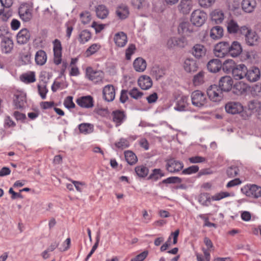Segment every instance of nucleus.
<instances>
[{
	"label": "nucleus",
	"instance_id": "f257e3e1",
	"mask_svg": "<svg viewBox=\"0 0 261 261\" xmlns=\"http://www.w3.org/2000/svg\"><path fill=\"white\" fill-rule=\"evenodd\" d=\"M192 105L197 108H202L207 106L208 99L206 95L200 90H195L191 94Z\"/></svg>",
	"mask_w": 261,
	"mask_h": 261
},
{
	"label": "nucleus",
	"instance_id": "f03ea898",
	"mask_svg": "<svg viewBox=\"0 0 261 261\" xmlns=\"http://www.w3.org/2000/svg\"><path fill=\"white\" fill-rule=\"evenodd\" d=\"M85 77L95 84L103 83L105 73L100 70H94L91 67L86 69Z\"/></svg>",
	"mask_w": 261,
	"mask_h": 261
},
{
	"label": "nucleus",
	"instance_id": "7ed1b4c3",
	"mask_svg": "<svg viewBox=\"0 0 261 261\" xmlns=\"http://www.w3.org/2000/svg\"><path fill=\"white\" fill-rule=\"evenodd\" d=\"M207 17L206 13L198 9L192 12L191 15L190 21L193 25L201 27L205 23Z\"/></svg>",
	"mask_w": 261,
	"mask_h": 261
},
{
	"label": "nucleus",
	"instance_id": "20e7f679",
	"mask_svg": "<svg viewBox=\"0 0 261 261\" xmlns=\"http://www.w3.org/2000/svg\"><path fill=\"white\" fill-rule=\"evenodd\" d=\"M241 192L246 196L258 198L261 197V187L256 185H247L243 187Z\"/></svg>",
	"mask_w": 261,
	"mask_h": 261
},
{
	"label": "nucleus",
	"instance_id": "39448f33",
	"mask_svg": "<svg viewBox=\"0 0 261 261\" xmlns=\"http://www.w3.org/2000/svg\"><path fill=\"white\" fill-rule=\"evenodd\" d=\"M207 95L211 100L214 102L221 101L223 97V91L220 87L216 85H211L207 89Z\"/></svg>",
	"mask_w": 261,
	"mask_h": 261
},
{
	"label": "nucleus",
	"instance_id": "423d86ee",
	"mask_svg": "<svg viewBox=\"0 0 261 261\" xmlns=\"http://www.w3.org/2000/svg\"><path fill=\"white\" fill-rule=\"evenodd\" d=\"M229 43L221 41L216 44L214 47V54L218 58H224L228 55Z\"/></svg>",
	"mask_w": 261,
	"mask_h": 261
},
{
	"label": "nucleus",
	"instance_id": "0eeeda50",
	"mask_svg": "<svg viewBox=\"0 0 261 261\" xmlns=\"http://www.w3.org/2000/svg\"><path fill=\"white\" fill-rule=\"evenodd\" d=\"M18 13L22 20L28 21L32 17V7L27 3L22 4L19 7Z\"/></svg>",
	"mask_w": 261,
	"mask_h": 261
},
{
	"label": "nucleus",
	"instance_id": "6e6552de",
	"mask_svg": "<svg viewBox=\"0 0 261 261\" xmlns=\"http://www.w3.org/2000/svg\"><path fill=\"white\" fill-rule=\"evenodd\" d=\"M54 62L59 65L61 63L62 57V47L61 41L56 39L53 42Z\"/></svg>",
	"mask_w": 261,
	"mask_h": 261
},
{
	"label": "nucleus",
	"instance_id": "1a4fd4ad",
	"mask_svg": "<svg viewBox=\"0 0 261 261\" xmlns=\"http://www.w3.org/2000/svg\"><path fill=\"white\" fill-rule=\"evenodd\" d=\"M26 102L25 94L20 91H16L14 94L13 105L14 109H21L24 107Z\"/></svg>",
	"mask_w": 261,
	"mask_h": 261
},
{
	"label": "nucleus",
	"instance_id": "9d476101",
	"mask_svg": "<svg viewBox=\"0 0 261 261\" xmlns=\"http://www.w3.org/2000/svg\"><path fill=\"white\" fill-rule=\"evenodd\" d=\"M225 109L227 113L234 115L241 113L243 111V107L239 102L229 101L225 104Z\"/></svg>",
	"mask_w": 261,
	"mask_h": 261
},
{
	"label": "nucleus",
	"instance_id": "9b49d317",
	"mask_svg": "<svg viewBox=\"0 0 261 261\" xmlns=\"http://www.w3.org/2000/svg\"><path fill=\"white\" fill-rule=\"evenodd\" d=\"M113 122L116 127L120 126L126 119V115L124 111L116 110L111 114Z\"/></svg>",
	"mask_w": 261,
	"mask_h": 261
},
{
	"label": "nucleus",
	"instance_id": "f8f14e48",
	"mask_svg": "<svg viewBox=\"0 0 261 261\" xmlns=\"http://www.w3.org/2000/svg\"><path fill=\"white\" fill-rule=\"evenodd\" d=\"M184 167L182 162L171 159L167 161L166 164L167 170L171 173H175L180 171Z\"/></svg>",
	"mask_w": 261,
	"mask_h": 261
},
{
	"label": "nucleus",
	"instance_id": "ddd939ff",
	"mask_svg": "<svg viewBox=\"0 0 261 261\" xmlns=\"http://www.w3.org/2000/svg\"><path fill=\"white\" fill-rule=\"evenodd\" d=\"M233 84V80L227 75L222 77L219 82V87L222 91H229L232 88Z\"/></svg>",
	"mask_w": 261,
	"mask_h": 261
},
{
	"label": "nucleus",
	"instance_id": "4468645a",
	"mask_svg": "<svg viewBox=\"0 0 261 261\" xmlns=\"http://www.w3.org/2000/svg\"><path fill=\"white\" fill-rule=\"evenodd\" d=\"M103 98L107 101L114 100L115 97V89L112 85L105 86L102 90Z\"/></svg>",
	"mask_w": 261,
	"mask_h": 261
},
{
	"label": "nucleus",
	"instance_id": "2eb2a0df",
	"mask_svg": "<svg viewBox=\"0 0 261 261\" xmlns=\"http://www.w3.org/2000/svg\"><path fill=\"white\" fill-rule=\"evenodd\" d=\"M245 77L250 82H255L258 81L260 76L259 68L253 67L249 69H247Z\"/></svg>",
	"mask_w": 261,
	"mask_h": 261
},
{
	"label": "nucleus",
	"instance_id": "dca6fc26",
	"mask_svg": "<svg viewBox=\"0 0 261 261\" xmlns=\"http://www.w3.org/2000/svg\"><path fill=\"white\" fill-rule=\"evenodd\" d=\"M247 68L243 64L237 65L232 72L233 77L237 80H241L245 77Z\"/></svg>",
	"mask_w": 261,
	"mask_h": 261
},
{
	"label": "nucleus",
	"instance_id": "f3484780",
	"mask_svg": "<svg viewBox=\"0 0 261 261\" xmlns=\"http://www.w3.org/2000/svg\"><path fill=\"white\" fill-rule=\"evenodd\" d=\"M76 102L80 107L83 108H91L94 105L93 98L90 95L79 97L76 99Z\"/></svg>",
	"mask_w": 261,
	"mask_h": 261
},
{
	"label": "nucleus",
	"instance_id": "a211bd4d",
	"mask_svg": "<svg viewBox=\"0 0 261 261\" xmlns=\"http://www.w3.org/2000/svg\"><path fill=\"white\" fill-rule=\"evenodd\" d=\"M206 48L201 44H196L192 48V54L197 59H201L206 53Z\"/></svg>",
	"mask_w": 261,
	"mask_h": 261
},
{
	"label": "nucleus",
	"instance_id": "6ab92c4d",
	"mask_svg": "<svg viewBox=\"0 0 261 261\" xmlns=\"http://www.w3.org/2000/svg\"><path fill=\"white\" fill-rule=\"evenodd\" d=\"M193 6L191 0H181L178 6V11L183 14H188L191 11Z\"/></svg>",
	"mask_w": 261,
	"mask_h": 261
},
{
	"label": "nucleus",
	"instance_id": "aec40b11",
	"mask_svg": "<svg viewBox=\"0 0 261 261\" xmlns=\"http://www.w3.org/2000/svg\"><path fill=\"white\" fill-rule=\"evenodd\" d=\"M228 50V55H230L232 57H237L241 54L242 47L239 42L234 41L232 42L231 45L229 44Z\"/></svg>",
	"mask_w": 261,
	"mask_h": 261
},
{
	"label": "nucleus",
	"instance_id": "412c9836",
	"mask_svg": "<svg viewBox=\"0 0 261 261\" xmlns=\"http://www.w3.org/2000/svg\"><path fill=\"white\" fill-rule=\"evenodd\" d=\"M31 35L27 29H21L17 35V41L20 44L27 43L30 40Z\"/></svg>",
	"mask_w": 261,
	"mask_h": 261
},
{
	"label": "nucleus",
	"instance_id": "4be33fe9",
	"mask_svg": "<svg viewBox=\"0 0 261 261\" xmlns=\"http://www.w3.org/2000/svg\"><path fill=\"white\" fill-rule=\"evenodd\" d=\"M207 68L208 70L211 72H217L220 71L222 68V63L219 59H212L207 63Z\"/></svg>",
	"mask_w": 261,
	"mask_h": 261
},
{
	"label": "nucleus",
	"instance_id": "5701e85b",
	"mask_svg": "<svg viewBox=\"0 0 261 261\" xmlns=\"http://www.w3.org/2000/svg\"><path fill=\"white\" fill-rule=\"evenodd\" d=\"M114 41L117 46L122 47L127 42V37L124 33L122 32H118L115 35Z\"/></svg>",
	"mask_w": 261,
	"mask_h": 261
},
{
	"label": "nucleus",
	"instance_id": "b1692460",
	"mask_svg": "<svg viewBox=\"0 0 261 261\" xmlns=\"http://www.w3.org/2000/svg\"><path fill=\"white\" fill-rule=\"evenodd\" d=\"M184 68L187 72L196 71L198 69L196 61L192 58L186 59L184 63Z\"/></svg>",
	"mask_w": 261,
	"mask_h": 261
},
{
	"label": "nucleus",
	"instance_id": "393cba45",
	"mask_svg": "<svg viewBox=\"0 0 261 261\" xmlns=\"http://www.w3.org/2000/svg\"><path fill=\"white\" fill-rule=\"evenodd\" d=\"M178 32L182 35L189 36L193 32L192 26L189 22L183 21L178 25Z\"/></svg>",
	"mask_w": 261,
	"mask_h": 261
},
{
	"label": "nucleus",
	"instance_id": "a878e982",
	"mask_svg": "<svg viewBox=\"0 0 261 261\" xmlns=\"http://www.w3.org/2000/svg\"><path fill=\"white\" fill-rule=\"evenodd\" d=\"M179 233V229L176 230L174 232L171 233L168 238V240L161 247V251H164L166 250L171 245V238L173 237V244L175 245L177 242V238Z\"/></svg>",
	"mask_w": 261,
	"mask_h": 261
},
{
	"label": "nucleus",
	"instance_id": "bb28decb",
	"mask_svg": "<svg viewBox=\"0 0 261 261\" xmlns=\"http://www.w3.org/2000/svg\"><path fill=\"white\" fill-rule=\"evenodd\" d=\"M211 17L212 21H214L216 24H220L223 22L224 19V15L222 10L215 9L211 12Z\"/></svg>",
	"mask_w": 261,
	"mask_h": 261
},
{
	"label": "nucleus",
	"instance_id": "cd10ccee",
	"mask_svg": "<svg viewBox=\"0 0 261 261\" xmlns=\"http://www.w3.org/2000/svg\"><path fill=\"white\" fill-rule=\"evenodd\" d=\"M234 196L233 193H229L228 192L221 191L217 193L214 195L207 198V201L211 202L212 201H219L225 198L228 197H232Z\"/></svg>",
	"mask_w": 261,
	"mask_h": 261
},
{
	"label": "nucleus",
	"instance_id": "c85d7f7f",
	"mask_svg": "<svg viewBox=\"0 0 261 261\" xmlns=\"http://www.w3.org/2000/svg\"><path fill=\"white\" fill-rule=\"evenodd\" d=\"M248 88L247 84L243 82H237L232 87L233 92L237 95L242 94L247 91Z\"/></svg>",
	"mask_w": 261,
	"mask_h": 261
},
{
	"label": "nucleus",
	"instance_id": "c756f323",
	"mask_svg": "<svg viewBox=\"0 0 261 261\" xmlns=\"http://www.w3.org/2000/svg\"><path fill=\"white\" fill-rule=\"evenodd\" d=\"M256 6L255 0H243L242 2V9L246 12L251 13Z\"/></svg>",
	"mask_w": 261,
	"mask_h": 261
},
{
	"label": "nucleus",
	"instance_id": "7c9ffc66",
	"mask_svg": "<svg viewBox=\"0 0 261 261\" xmlns=\"http://www.w3.org/2000/svg\"><path fill=\"white\" fill-rule=\"evenodd\" d=\"M223 36V29L221 27L215 26L213 27L210 31V36L214 40H218Z\"/></svg>",
	"mask_w": 261,
	"mask_h": 261
},
{
	"label": "nucleus",
	"instance_id": "2f4dec72",
	"mask_svg": "<svg viewBox=\"0 0 261 261\" xmlns=\"http://www.w3.org/2000/svg\"><path fill=\"white\" fill-rule=\"evenodd\" d=\"M35 60L37 65H43L47 60L46 53L43 50H38L36 53Z\"/></svg>",
	"mask_w": 261,
	"mask_h": 261
},
{
	"label": "nucleus",
	"instance_id": "473e14b6",
	"mask_svg": "<svg viewBox=\"0 0 261 261\" xmlns=\"http://www.w3.org/2000/svg\"><path fill=\"white\" fill-rule=\"evenodd\" d=\"M134 69L138 72L143 71L147 66L146 61L141 58L136 59L133 63Z\"/></svg>",
	"mask_w": 261,
	"mask_h": 261
},
{
	"label": "nucleus",
	"instance_id": "72a5a7b5",
	"mask_svg": "<svg viewBox=\"0 0 261 261\" xmlns=\"http://www.w3.org/2000/svg\"><path fill=\"white\" fill-rule=\"evenodd\" d=\"M236 65L233 60L228 59L225 60L222 64V68L223 71L226 73H232Z\"/></svg>",
	"mask_w": 261,
	"mask_h": 261
},
{
	"label": "nucleus",
	"instance_id": "f704fd0d",
	"mask_svg": "<svg viewBox=\"0 0 261 261\" xmlns=\"http://www.w3.org/2000/svg\"><path fill=\"white\" fill-rule=\"evenodd\" d=\"M20 79L25 84L34 83L36 81L35 73L33 71L23 73L20 76Z\"/></svg>",
	"mask_w": 261,
	"mask_h": 261
},
{
	"label": "nucleus",
	"instance_id": "c9c22d12",
	"mask_svg": "<svg viewBox=\"0 0 261 261\" xmlns=\"http://www.w3.org/2000/svg\"><path fill=\"white\" fill-rule=\"evenodd\" d=\"M116 15L121 19L127 18L129 15V10L127 6L120 5L117 8Z\"/></svg>",
	"mask_w": 261,
	"mask_h": 261
},
{
	"label": "nucleus",
	"instance_id": "e433bc0d",
	"mask_svg": "<svg viewBox=\"0 0 261 261\" xmlns=\"http://www.w3.org/2000/svg\"><path fill=\"white\" fill-rule=\"evenodd\" d=\"M108 8L103 5L97 6L96 8V13L97 16L100 19L106 18L109 14Z\"/></svg>",
	"mask_w": 261,
	"mask_h": 261
},
{
	"label": "nucleus",
	"instance_id": "4c0bfd02",
	"mask_svg": "<svg viewBox=\"0 0 261 261\" xmlns=\"http://www.w3.org/2000/svg\"><path fill=\"white\" fill-rule=\"evenodd\" d=\"M188 97L182 96L178 100L176 109L178 111H185L188 106Z\"/></svg>",
	"mask_w": 261,
	"mask_h": 261
},
{
	"label": "nucleus",
	"instance_id": "58836bf2",
	"mask_svg": "<svg viewBox=\"0 0 261 261\" xmlns=\"http://www.w3.org/2000/svg\"><path fill=\"white\" fill-rule=\"evenodd\" d=\"M258 37L256 33L251 31L246 35L245 40L249 45H254L257 42Z\"/></svg>",
	"mask_w": 261,
	"mask_h": 261
},
{
	"label": "nucleus",
	"instance_id": "ea45409f",
	"mask_svg": "<svg viewBox=\"0 0 261 261\" xmlns=\"http://www.w3.org/2000/svg\"><path fill=\"white\" fill-rule=\"evenodd\" d=\"M150 74L158 79L165 74V69L164 68H160L159 66L155 65L151 68Z\"/></svg>",
	"mask_w": 261,
	"mask_h": 261
},
{
	"label": "nucleus",
	"instance_id": "a19ab883",
	"mask_svg": "<svg viewBox=\"0 0 261 261\" xmlns=\"http://www.w3.org/2000/svg\"><path fill=\"white\" fill-rule=\"evenodd\" d=\"M79 131L81 133L87 135L93 131V125L87 123H81L79 125Z\"/></svg>",
	"mask_w": 261,
	"mask_h": 261
},
{
	"label": "nucleus",
	"instance_id": "79ce46f5",
	"mask_svg": "<svg viewBox=\"0 0 261 261\" xmlns=\"http://www.w3.org/2000/svg\"><path fill=\"white\" fill-rule=\"evenodd\" d=\"M124 155L126 162L129 165H134L136 164L138 161L137 156L132 151H125L124 152Z\"/></svg>",
	"mask_w": 261,
	"mask_h": 261
},
{
	"label": "nucleus",
	"instance_id": "37998d69",
	"mask_svg": "<svg viewBox=\"0 0 261 261\" xmlns=\"http://www.w3.org/2000/svg\"><path fill=\"white\" fill-rule=\"evenodd\" d=\"M227 29L230 34L237 33L239 30V26L237 22L231 19L227 22Z\"/></svg>",
	"mask_w": 261,
	"mask_h": 261
},
{
	"label": "nucleus",
	"instance_id": "c03bdc74",
	"mask_svg": "<svg viewBox=\"0 0 261 261\" xmlns=\"http://www.w3.org/2000/svg\"><path fill=\"white\" fill-rule=\"evenodd\" d=\"M91 38V34L90 32L87 30L82 31L79 37V41L81 43L84 44L88 42Z\"/></svg>",
	"mask_w": 261,
	"mask_h": 261
},
{
	"label": "nucleus",
	"instance_id": "a18cd8bd",
	"mask_svg": "<svg viewBox=\"0 0 261 261\" xmlns=\"http://www.w3.org/2000/svg\"><path fill=\"white\" fill-rule=\"evenodd\" d=\"M101 48V45L99 43H94L90 46L85 51L86 57H90L98 51Z\"/></svg>",
	"mask_w": 261,
	"mask_h": 261
},
{
	"label": "nucleus",
	"instance_id": "49530a36",
	"mask_svg": "<svg viewBox=\"0 0 261 261\" xmlns=\"http://www.w3.org/2000/svg\"><path fill=\"white\" fill-rule=\"evenodd\" d=\"M202 251L203 255L198 253L196 254L197 261H210L211 255L208 251L202 248Z\"/></svg>",
	"mask_w": 261,
	"mask_h": 261
},
{
	"label": "nucleus",
	"instance_id": "de8ad7c7",
	"mask_svg": "<svg viewBox=\"0 0 261 261\" xmlns=\"http://www.w3.org/2000/svg\"><path fill=\"white\" fill-rule=\"evenodd\" d=\"M164 176L165 174L162 170L160 169H155L152 171V173L149 175L148 178L153 180H157Z\"/></svg>",
	"mask_w": 261,
	"mask_h": 261
},
{
	"label": "nucleus",
	"instance_id": "09e8293b",
	"mask_svg": "<svg viewBox=\"0 0 261 261\" xmlns=\"http://www.w3.org/2000/svg\"><path fill=\"white\" fill-rule=\"evenodd\" d=\"M193 82L195 86H199L202 84L204 82V72L200 71L195 75L194 76Z\"/></svg>",
	"mask_w": 261,
	"mask_h": 261
},
{
	"label": "nucleus",
	"instance_id": "8fccbe9b",
	"mask_svg": "<svg viewBox=\"0 0 261 261\" xmlns=\"http://www.w3.org/2000/svg\"><path fill=\"white\" fill-rule=\"evenodd\" d=\"M135 172L140 177H145L147 176V168L143 165L137 166L135 168Z\"/></svg>",
	"mask_w": 261,
	"mask_h": 261
},
{
	"label": "nucleus",
	"instance_id": "3c124183",
	"mask_svg": "<svg viewBox=\"0 0 261 261\" xmlns=\"http://www.w3.org/2000/svg\"><path fill=\"white\" fill-rule=\"evenodd\" d=\"M80 19L82 23L86 24L89 23L91 20V15L89 12H84L80 14Z\"/></svg>",
	"mask_w": 261,
	"mask_h": 261
},
{
	"label": "nucleus",
	"instance_id": "603ef678",
	"mask_svg": "<svg viewBox=\"0 0 261 261\" xmlns=\"http://www.w3.org/2000/svg\"><path fill=\"white\" fill-rule=\"evenodd\" d=\"M115 145L117 148L123 149L129 147V143L127 140L121 138L119 140V141L116 142Z\"/></svg>",
	"mask_w": 261,
	"mask_h": 261
},
{
	"label": "nucleus",
	"instance_id": "864d4df0",
	"mask_svg": "<svg viewBox=\"0 0 261 261\" xmlns=\"http://www.w3.org/2000/svg\"><path fill=\"white\" fill-rule=\"evenodd\" d=\"M136 49V48L134 44H129L125 51V59L127 60H130L132 55L135 53Z\"/></svg>",
	"mask_w": 261,
	"mask_h": 261
},
{
	"label": "nucleus",
	"instance_id": "5fc2aeb1",
	"mask_svg": "<svg viewBox=\"0 0 261 261\" xmlns=\"http://www.w3.org/2000/svg\"><path fill=\"white\" fill-rule=\"evenodd\" d=\"M189 161L191 164L201 163L206 162V159L203 156L195 155L189 158Z\"/></svg>",
	"mask_w": 261,
	"mask_h": 261
},
{
	"label": "nucleus",
	"instance_id": "6e6d98bb",
	"mask_svg": "<svg viewBox=\"0 0 261 261\" xmlns=\"http://www.w3.org/2000/svg\"><path fill=\"white\" fill-rule=\"evenodd\" d=\"M68 180L72 183L76 191L79 192H82L83 191V188L86 186L85 182L76 181L70 178H69Z\"/></svg>",
	"mask_w": 261,
	"mask_h": 261
},
{
	"label": "nucleus",
	"instance_id": "4d7b16f0",
	"mask_svg": "<svg viewBox=\"0 0 261 261\" xmlns=\"http://www.w3.org/2000/svg\"><path fill=\"white\" fill-rule=\"evenodd\" d=\"M2 46L3 50L6 53H8L10 52L11 49H12L13 44L11 40H8L3 42Z\"/></svg>",
	"mask_w": 261,
	"mask_h": 261
},
{
	"label": "nucleus",
	"instance_id": "13d9d810",
	"mask_svg": "<svg viewBox=\"0 0 261 261\" xmlns=\"http://www.w3.org/2000/svg\"><path fill=\"white\" fill-rule=\"evenodd\" d=\"M199 170V167L196 165L191 166L182 171L183 174H191L197 172Z\"/></svg>",
	"mask_w": 261,
	"mask_h": 261
},
{
	"label": "nucleus",
	"instance_id": "bf43d9fd",
	"mask_svg": "<svg viewBox=\"0 0 261 261\" xmlns=\"http://www.w3.org/2000/svg\"><path fill=\"white\" fill-rule=\"evenodd\" d=\"M131 97L135 99H138L141 98L143 95V93L139 91L136 88H134L130 90L128 92Z\"/></svg>",
	"mask_w": 261,
	"mask_h": 261
},
{
	"label": "nucleus",
	"instance_id": "052dcab7",
	"mask_svg": "<svg viewBox=\"0 0 261 261\" xmlns=\"http://www.w3.org/2000/svg\"><path fill=\"white\" fill-rule=\"evenodd\" d=\"M181 181H182V180L180 178H179L178 177L173 176V177H170L166 179H164L162 181V182L163 184H176V183L179 184V183H181Z\"/></svg>",
	"mask_w": 261,
	"mask_h": 261
},
{
	"label": "nucleus",
	"instance_id": "680f3d73",
	"mask_svg": "<svg viewBox=\"0 0 261 261\" xmlns=\"http://www.w3.org/2000/svg\"><path fill=\"white\" fill-rule=\"evenodd\" d=\"M64 105L67 109L74 108L75 105L73 102V97L71 96L66 97L64 101Z\"/></svg>",
	"mask_w": 261,
	"mask_h": 261
},
{
	"label": "nucleus",
	"instance_id": "e2e57ef3",
	"mask_svg": "<svg viewBox=\"0 0 261 261\" xmlns=\"http://www.w3.org/2000/svg\"><path fill=\"white\" fill-rule=\"evenodd\" d=\"M199 5L202 8H207L212 6L215 0H198Z\"/></svg>",
	"mask_w": 261,
	"mask_h": 261
},
{
	"label": "nucleus",
	"instance_id": "0e129e2a",
	"mask_svg": "<svg viewBox=\"0 0 261 261\" xmlns=\"http://www.w3.org/2000/svg\"><path fill=\"white\" fill-rule=\"evenodd\" d=\"M239 170L237 167H230L226 171L228 176L229 177H233L238 174Z\"/></svg>",
	"mask_w": 261,
	"mask_h": 261
},
{
	"label": "nucleus",
	"instance_id": "69168bd1",
	"mask_svg": "<svg viewBox=\"0 0 261 261\" xmlns=\"http://www.w3.org/2000/svg\"><path fill=\"white\" fill-rule=\"evenodd\" d=\"M138 83L139 87L143 90L147 89V78L146 75L140 76L138 80Z\"/></svg>",
	"mask_w": 261,
	"mask_h": 261
},
{
	"label": "nucleus",
	"instance_id": "338daca9",
	"mask_svg": "<svg viewBox=\"0 0 261 261\" xmlns=\"http://www.w3.org/2000/svg\"><path fill=\"white\" fill-rule=\"evenodd\" d=\"M38 90L39 95H40L42 99H44L46 98V94L48 92L45 86L38 85Z\"/></svg>",
	"mask_w": 261,
	"mask_h": 261
},
{
	"label": "nucleus",
	"instance_id": "774afa93",
	"mask_svg": "<svg viewBox=\"0 0 261 261\" xmlns=\"http://www.w3.org/2000/svg\"><path fill=\"white\" fill-rule=\"evenodd\" d=\"M176 47H184L187 44V41L185 37L176 38L175 41Z\"/></svg>",
	"mask_w": 261,
	"mask_h": 261
}]
</instances>
